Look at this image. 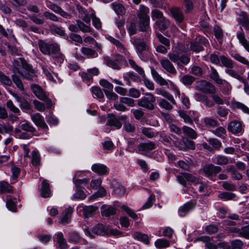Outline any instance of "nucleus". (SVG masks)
<instances>
[{"label": "nucleus", "mask_w": 249, "mask_h": 249, "mask_svg": "<svg viewBox=\"0 0 249 249\" xmlns=\"http://www.w3.org/2000/svg\"><path fill=\"white\" fill-rule=\"evenodd\" d=\"M15 69L27 80L34 81L36 75L31 65L28 64L23 58L15 59L13 61Z\"/></svg>", "instance_id": "obj_1"}, {"label": "nucleus", "mask_w": 249, "mask_h": 249, "mask_svg": "<svg viewBox=\"0 0 249 249\" xmlns=\"http://www.w3.org/2000/svg\"><path fill=\"white\" fill-rule=\"evenodd\" d=\"M144 95L143 97L137 100V105L148 110H154L155 109L154 103L156 100V97L150 92H146Z\"/></svg>", "instance_id": "obj_2"}, {"label": "nucleus", "mask_w": 249, "mask_h": 249, "mask_svg": "<svg viewBox=\"0 0 249 249\" xmlns=\"http://www.w3.org/2000/svg\"><path fill=\"white\" fill-rule=\"evenodd\" d=\"M104 61L107 65L115 70H120L123 65H127L126 59L121 55L117 54L115 58L112 59L107 56L104 57Z\"/></svg>", "instance_id": "obj_3"}, {"label": "nucleus", "mask_w": 249, "mask_h": 249, "mask_svg": "<svg viewBox=\"0 0 249 249\" xmlns=\"http://www.w3.org/2000/svg\"><path fill=\"white\" fill-rule=\"evenodd\" d=\"M31 89L35 95L40 100L44 101L47 108H50L53 106L52 100L48 97L46 93L42 88L37 84H32L31 86Z\"/></svg>", "instance_id": "obj_4"}, {"label": "nucleus", "mask_w": 249, "mask_h": 249, "mask_svg": "<svg viewBox=\"0 0 249 249\" xmlns=\"http://www.w3.org/2000/svg\"><path fill=\"white\" fill-rule=\"evenodd\" d=\"M107 226L103 224H98L93 227L92 232L90 231L89 228L85 229L84 231L86 234H88L91 238H94L93 234L100 236L107 235Z\"/></svg>", "instance_id": "obj_5"}, {"label": "nucleus", "mask_w": 249, "mask_h": 249, "mask_svg": "<svg viewBox=\"0 0 249 249\" xmlns=\"http://www.w3.org/2000/svg\"><path fill=\"white\" fill-rule=\"evenodd\" d=\"M172 17L175 20L177 24L181 23L184 19V16L179 7L173 6L169 8Z\"/></svg>", "instance_id": "obj_6"}, {"label": "nucleus", "mask_w": 249, "mask_h": 249, "mask_svg": "<svg viewBox=\"0 0 249 249\" xmlns=\"http://www.w3.org/2000/svg\"><path fill=\"white\" fill-rule=\"evenodd\" d=\"M156 144L155 142L148 141L142 142L138 145V152L141 154L145 155L147 153L156 148Z\"/></svg>", "instance_id": "obj_7"}, {"label": "nucleus", "mask_w": 249, "mask_h": 249, "mask_svg": "<svg viewBox=\"0 0 249 249\" xmlns=\"http://www.w3.org/2000/svg\"><path fill=\"white\" fill-rule=\"evenodd\" d=\"M197 88L206 93H214L215 91L214 86L206 81L199 82L197 86Z\"/></svg>", "instance_id": "obj_8"}, {"label": "nucleus", "mask_w": 249, "mask_h": 249, "mask_svg": "<svg viewBox=\"0 0 249 249\" xmlns=\"http://www.w3.org/2000/svg\"><path fill=\"white\" fill-rule=\"evenodd\" d=\"M32 120L38 126L44 129H48L43 117L39 113H35L31 116Z\"/></svg>", "instance_id": "obj_9"}, {"label": "nucleus", "mask_w": 249, "mask_h": 249, "mask_svg": "<svg viewBox=\"0 0 249 249\" xmlns=\"http://www.w3.org/2000/svg\"><path fill=\"white\" fill-rule=\"evenodd\" d=\"M39 192L40 196L43 198L51 197V191L50 187V184L46 180L44 179L42 181Z\"/></svg>", "instance_id": "obj_10"}, {"label": "nucleus", "mask_w": 249, "mask_h": 249, "mask_svg": "<svg viewBox=\"0 0 249 249\" xmlns=\"http://www.w3.org/2000/svg\"><path fill=\"white\" fill-rule=\"evenodd\" d=\"M107 125L113 126L116 129H120L122 127V124L114 114H108L107 115Z\"/></svg>", "instance_id": "obj_11"}, {"label": "nucleus", "mask_w": 249, "mask_h": 249, "mask_svg": "<svg viewBox=\"0 0 249 249\" xmlns=\"http://www.w3.org/2000/svg\"><path fill=\"white\" fill-rule=\"evenodd\" d=\"M160 63L162 68L168 72L175 75L177 73V71L172 63L167 59H163L160 60Z\"/></svg>", "instance_id": "obj_12"}, {"label": "nucleus", "mask_w": 249, "mask_h": 249, "mask_svg": "<svg viewBox=\"0 0 249 249\" xmlns=\"http://www.w3.org/2000/svg\"><path fill=\"white\" fill-rule=\"evenodd\" d=\"M228 129L233 134H237L241 132L242 130V125L240 122L237 121H233L228 124Z\"/></svg>", "instance_id": "obj_13"}, {"label": "nucleus", "mask_w": 249, "mask_h": 249, "mask_svg": "<svg viewBox=\"0 0 249 249\" xmlns=\"http://www.w3.org/2000/svg\"><path fill=\"white\" fill-rule=\"evenodd\" d=\"M133 44L136 47L137 51L139 53L148 49V47L145 42L140 38H136L133 41Z\"/></svg>", "instance_id": "obj_14"}, {"label": "nucleus", "mask_w": 249, "mask_h": 249, "mask_svg": "<svg viewBox=\"0 0 249 249\" xmlns=\"http://www.w3.org/2000/svg\"><path fill=\"white\" fill-rule=\"evenodd\" d=\"M48 7L54 12L60 14L62 17L64 18H67L68 17H71V14L64 11L60 6L54 3H51L48 5Z\"/></svg>", "instance_id": "obj_15"}, {"label": "nucleus", "mask_w": 249, "mask_h": 249, "mask_svg": "<svg viewBox=\"0 0 249 249\" xmlns=\"http://www.w3.org/2000/svg\"><path fill=\"white\" fill-rule=\"evenodd\" d=\"M170 22L168 19L165 17L158 20L156 21L155 25L157 28L161 31H165L170 26Z\"/></svg>", "instance_id": "obj_16"}, {"label": "nucleus", "mask_w": 249, "mask_h": 249, "mask_svg": "<svg viewBox=\"0 0 249 249\" xmlns=\"http://www.w3.org/2000/svg\"><path fill=\"white\" fill-rule=\"evenodd\" d=\"M112 186L114 188V193L119 196H124L125 193V189L122 185L120 184L116 180L112 181Z\"/></svg>", "instance_id": "obj_17"}, {"label": "nucleus", "mask_w": 249, "mask_h": 249, "mask_svg": "<svg viewBox=\"0 0 249 249\" xmlns=\"http://www.w3.org/2000/svg\"><path fill=\"white\" fill-rule=\"evenodd\" d=\"M238 21L245 30L249 31V18L247 13L241 12L239 15Z\"/></svg>", "instance_id": "obj_18"}, {"label": "nucleus", "mask_w": 249, "mask_h": 249, "mask_svg": "<svg viewBox=\"0 0 249 249\" xmlns=\"http://www.w3.org/2000/svg\"><path fill=\"white\" fill-rule=\"evenodd\" d=\"M98 207L94 206H84L83 207V214L85 218H88L94 215Z\"/></svg>", "instance_id": "obj_19"}, {"label": "nucleus", "mask_w": 249, "mask_h": 249, "mask_svg": "<svg viewBox=\"0 0 249 249\" xmlns=\"http://www.w3.org/2000/svg\"><path fill=\"white\" fill-rule=\"evenodd\" d=\"M151 73L154 80L160 86L168 85V82L163 78L155 70L152 69Z\"/></svg>", "instance_id": "obj_20"}, {"label": "nucleus", "mask_w": 249, "mask_h": 249, "mask_svg": "<svg viewBox=\"0 0 249 249\" xmlns=\"http://www.w3.org/2000/svg\"><path fill=\"white\" fill-rule=\"evenodd\" d=\"M73 211V209L70 207L66 209L64 214L61 218L60 223L63 225L68 223L71 219V215Z\"/></svg>", "instance_id": "obj_21"}, {"label": "nucleus", "mask_w": 249, "mask_h": 249, "mask_svg": "<svg viewBox=\"0 0 249 249\" xmlns=\"http://www.w3.org/2000/svg\"><path fill=\"white\" fill-rule=\"evenodd\" d=\"M51 44L47 43L42 40H39L38 45L41 52L45 55H50V47Z\"/></svg>", "instance_id": "obj_22"}, {"label": "nucleus", "mask_w": 249, "mask_h": 249, "mask_svg": "<svg viewBox=\"0 0 249 249\" xmlns=\"http://www.w3.org/2000/svg\"><path fill=\"white\" fill-rule=\"evenodd\" d=\"M157 93L158 94L161 95L164 97L166 98L168 101H169L173 105H176L177 103L175 100L173 96L168 91L165 89H156Z\"/></svg>", "instance_id": "obj_23"}, {"label": "nucleus", "mask_w": 249, "mask_h": 249, "mask_svg": "<svg viewBox=\"0 0 249 249\" xmlns=\"http://www.w3.org/2000/svg\"><path fill=\"white\" fill-rule=\"evenodd\" d=\"M150 18L139 19V28L141 32H147L150 28Z\"/></svg>", "instance_id": "obj_24"}, {"label": "nucleus", "mask_w": 249, "mask_h": 249, "mask_svg": "<svg viewBox=\"0 0 249 249\" xmlns=\"http://www.w3.org/2000/svg\"><path fill=\"white\" fill-rule=\"evenodd\" d=\"M149 10L144 5H141L139 11L137 12V16L139 19L150 18L148 15Z\"/></svg>", "instance_id": "obj_25"}, {"label": "nucleus", "mask_w": 249, "mask_h": 249, "mask_svg": "<svg viewBox=\"0 0 249 249\" xmlns=\"http://www.w3.org/2000/svg\"><path fill=\"white\" fill-rule=\"evenodd\" d=\"M242 32L237 34V36L239 42L244 46L245 49L249 53V41H248L246 37L243 30L241 28Z\"/></svg>", "instance_id": "obj_26"}, {"label": "nucleus", "mask_w": 249, "mask_h": 249, "mask_svg": "<svg viewBox=\"0 0 249 249\" xmlns=\"http://www.w3.org/2000/svg\"><path fill=\"white\" fill-rule=\"evenodd\" d=\"M13 192V187L6 181L0 182V193H11Z\"/></svg>", "instance_id": "obj_27"}, {"label": "nucleus", "mask_w": 249, "mask_h": 249, "mask_svg": "<svg viewBox=\"0 0 249 249\" xmlns=\"http://www.w3.org/2000/svg\"><path fill=\"white\" fill-rule=\"evenodd\" d=\"M50 55L53 54L55 55L56 57H60L62 54L60 52L59 46L57 43H54L51 44L50 47Z\"/></svg>", "instance_id": "obj_28"}, {"label": "nucleus", "mask_w": 249, "mask_h": 249, "mask_svg": "<svg viewBox=\"0 0 249 249\" xmlns=\"http://www.w3.org/2000/svg\"><path fill=\"white\" fill-rule=\"evenodd\" d=\"M81 52L88 57L94 58L98 56V53L95 50L89 47H82L81 48Z\"/></svg>", "instance_id": "obj_29"}, {"label": "nucleus", "mask_w": 249, "mask_h": 249, "mask_svg": "<svg viewBox=\"0 0 249 249\" xmlns=\"http://www.w3.org/2000/svg\"><path fill=\"white\" fill-rule=\"evenodd\" d=\"M116 213V209L112 206L105 207L102 211V215L107 217L115 214Z\"/></svg>", "instance_id": "obj_30"}, {"label": "nucleus", "mask_w": 249, "mask_h": 249, "mask_svg": "<svg viewBox=\"0 0 249 249\" xmlns=\"http://www.w3.org/2000/svg\"><path fill=\"white\" fill-rule=\"evenodd\" d=\"M111 6L117 14L123 15L125 14V9L122 4L114 2L111 4Z\"/></svg>", "instance_id": "obj_31"}, {"label": "nucleus", "mask_w": 249, "mask_h": 249, "mask_svg": "<svg viewBox=\"0 0 249 249\" xmlns=\"http://www.w3.org/2000/svg\"><path fill=\"white\" fill-rule=\"evenodd\" d=\"M182 130L184 133L188 137L191 139H195L197 137L196 132L192 128L187 126H184L182 127Z\"/></svg>", "instance_id": "obj_32"}, {"label": "nucleus", "mask_w": 249, "mask_h": 249, "mask_svg": "<svg viewBox=\"0 0 249 249\" xmlns=\"http://www.w3.org/2000/svg\"><path fill=\"white\" fill-rule=\"evenodd\" d=\"M128 62L132 69L135 70L142 77L145 76V73L143 69L138 65L134 60L130 59H129Z\"/></svg>", "instance_id": "obj_33"}, {"label": "nucleus", "mask_w": 249, "mask_h": 249, "mask_svg": "<svg viewBox=\"0 0 249 249\" xmlns=\"http://www.w3.org/2000/svg\"><path fill=\"white\" fill-rule=\"evenodd\" d=\"M40 156L38 151L35 150L32 152L31 162L34 166H38L40 164Z\"/></svg>", "instance_id": "obj_34"}, {"label": "nucleus", "mask_w": 249, "mask_h": 249, "mask_svg": "<svg viewBox=\"0 0 249 249\" xmlns=\"http://www.w3.org/2000/svg\"><path fill=\"white\" fill-rule=\"evenodd\" d=\"M193 206L192 203H187L179 208L178 213L181 216H184L186 213L193 208Z\"/></svg>", "instance_id": "obj_35"}, {"label": "nucleus", "mask_w": 249, "mask_h": 249, "mask_svg": "<svg viewBox=\"0 0 249 249\" xmlns=\"http://www.w3.org/2000/svg\"><path fill=\"white\" fill-rule=\"evenodd\" d=\"M134 237L139 241L143 242L146 244L149 243L148 237L146 234L139 232H135L133 234Z\"/></svg>", "instance_id": "obj_36"}, {"label": "nucleus", "mask_w": 249, "mask_h": 249, "mask_svg": "<svg viewBox=\"0 0 249 249\" xmlns=\"http://www.w3.org/2000/svg\"><path fill=\"white\" fill-rule=\"evenodd\" d=\"M50 29L53 34H55L61 36H63L65 35V31L63 30L62 27H58L54 24L51 25Z\"/></svg>", "instance_id": "obj_37"}, {"label": "nucleus", "mask_w": 249, "mask_h": 249, "mask_svg": "<svg viewBox=\"0 0 249 249\" xmlns=\"http://www.w3.org/2000/svg\"><path fill=\"white\" fill-rule=\"evenodd\" d=\"M57 241L59 244L60 248L62 249H65L67 248L68 245L66 240L63 237L62 233L59 232L57 236Z\"/></svg>", "instance_id": "obj_38"}, {"label": "nucleus", "mask_w": 249, "mask_h": 249, "mask_svg": "<svg viewBox=\"0 0 249 249\" xmlns=\"http://www.w3.org/2000/svg\"><path fill=\"white\" fill-rule=\"evenodd\" d=\"M178 114L179 116L184 120V122L191 124H193V121L191 117L192 116L191 114L189 115V114H187L186 111L181 110L178 111Z\"/></svg>", "instance_id": "obj_39"}, {"label": "nucleus", "mask_w": 249, "mask_h": 249, "mask_svg": "<svg viewBox=\"0 0 249 249\" xmlns=\"http://www.w3.org/2000/svg\"><path fill=\"white\" fill-rule=\"evenodd\" d=\"M236 197V195L232 193L227 192H222L219 195V197L224 201L233 199Z\"/></svg>", "instance_id": "obj_40"}, {"label": "nucleus", "mask_w": 249, "mask_h": 249, "mask_svg": "<svg viewBox=\"0 0 249 249\" xmlns=\"http://www.w3.org/2000/svg\"><path fill=\"white\" fill-rule=\"evenodd\" d=\"M76 25L78 29L81 30L84 33H89L91 31L90 27L84 24L81 20H77L76 21Z\"/></svg>", "instance_id": "obj_41"}, {"label": "nucleus", "mask_w": 249, "mask_h": 249, "mask_svg": "<svg viewBox=\"0 0 249 249\" xmlns=\"http://www.w3.org/2000/svg\"><path fill=\"white\" fill-rule=\"evenodd\" d=\"M8 48V52L12 55H20V50L14 45L10 44L8 43L5 44Z\"/></svg>", "instance_id": "obj_42"}, {"label": "nucleus", "mask_w": 249, "mask_h": 249, "mask_svg": "<svg viewBox=\"0 0 249 249\" xmlns=\"http://www.w3.org/2000/svg\"><path fill=\"white\" fill-rule=\"evenodd\" d=\"M131 113L133 114L134 118L136 120H140L144 116V112L142 109L140 108L137 109H132L131 110Z\"/></svg>", "instance_id": "obj_43"}, {"label": "nucleus", "mask_w": 249, "mask_h": 249, "mask_svg": "<svg viewBox=\"0 0 249 249\" xmlns=\"http://www.w3.org/2000/svg\"><path fill=\"white\" fill-rule=\"evenodd\" d=\"M155 245L157 248L161 249L169 247L170 243L166 239H159L155 242Z\"/></svg>", "instance_id": "obj_44"}, {"label": "nucleus", "mask_w": 249, "mask_h": 249, "mask_svg": "<svg viewBox=\"0 0 249 249\" xmlns=\"http://www.w3.org/2000/svg\"><path fill=\"white\" fill-rule=\"evenodd\" d=\"M12 79L13 82L16 84L17 88L21 91L24 90V88L22 82L20 78L15 74L12 75Z\"/></svg>", "instance_id": "obj_45"}, {"label": "nucleus", "mask_w": 249, "mask_h": 249, "mask_svg": "<svg viewBox=\"0 0 249 249\" xmlns=\"http://www.w3.org/2000/svg\"><path fill=\"white\" fill-rule=\"evenodd\" d=\"M159 106L167 110H171L173 107L167 100L164 99H161L159 102Z\"/></svg>", "instance_id": "obj_46"}, {"label": "nucleus", "mask_w": 249, "mask_h": 249, "mask_svg": "<svg viewBox=\"0 0 249 249\" xmlns=\"http://www.w3.org/2000/svg\"><path fill=\"white\" fill-rule=\"evenodd\" d=\"M120 102L122 103L125 104L129 107H134L135 106V100L131 98L126 97H122L120 99Z\"/></svg>", "instance_id": "obj_47"}, {"label": "nucleus", "mask_w": 249, "mask_h": 249, "mask_svg": "<svg viewBox=\"0 0 249 249\" xmlns=\"http://www.w3.org/2000/svg\"><path fill=\"white\" fill-rule=\"evenodd\" d=\"M0 82L8 86H11L12 84V80L1 71H0Z\"/></svg>", "instance_id": "obj_48"}, {"label": "nucleus", "mask_w": 249, "mask_h": 249, "mask_svg": "<svg viewBox=\"0 0 249 249\" xmlns=\"http://www.w3.org/2000/svg\"><path fill=\"white\" fill-rule=\"evenodd\" d=\"M220 60L222 64L224 66L230 69H231L233 67V63L231 59L224 56H221Z\"/></svg>", "instance_id": "obj_49"}, {"label": "nucleus", "mask_w": 249, "mask_h": 249, "mask_svg": "<svg viewBox=\"0 0 249 249\" xmlns=\"http://www.w3.org/2000/svg\"><path fill=\"white\" fill-rule=\"evenodd\" d=\"M243 242L240 240H234L231 242L230 249H243Z\"/></svg>", "instance_id": "obj_50"}, {"label": "nucleus", "mask_w": 249, "mask_h": 249, "mask_svg": "<svg viewBox=\"0 0 249 249\" xmlns=\"http://www.w3.org/2000/svg\"><path fill=\"white\" fill-rule=\"evenodd\" d=\"M100 84L104 88V91H108L109 90H113V85L105 79H102L100 81Z\"/></svg>", "instance_id": "obj_51"}, {"label": "nucleus", "mask_w": 249, "mask_h": 249, "mask_svg": "<svg viewBox=\"0 0 249 249\" xmlns=\"http://www.w3.org/2000/svg\"><path fill=\"white\" fill-rule=\"evenodd\" d=\"M142 133L148 138H152L155 137L156 135L150 128L143 127L142 128Z\"/></svg>", "instance_id": "obj_52"}, {"label": "nucleus", "mask_w": 249, "mask_h": 249, "mask_svg": "<svg viewBox=\"0 0 249 249\" xmlns=\"http://www.w3.org/2000/svg\"><path fill=\"white\" fill-rule=\"evenodd\" d=\"M128 32L130 36L135 35L137 31V24L135 21H131L127 28Z\"/></svg>", "instance_id": "obj_53"}, {"label": "nucleus", "mask_w": 249, "mask_h": 249, "mask_svg": "<svg viewBox=\"0 0 249 249\" xmlns=\"http://www.w3.org/2000/svg\"><path fill=\"white\" fill-rule=\"evenodd\" d=\"M89 181V179L84 178L82 179H77L75 180L76 189H82Z\"/></svg>", "instance_id": "obj_54"}, {"label": "nucleus", "mask_w": 249, "mask_h": 249, "mask_svg": "<svg viewBox=\"0 0 249 249\" xmlns=\"http://www.w3.org/2000/svg\"><path fill=\"white\" fill-rule=\"evenodd\" d=\"M195 78L190 75H185L181 78V81L186 86L191 85L195 81Z\"/></svg>", "instance_id": "obj_55"}, {"label": "nucleus", "mask_w": 249, "mask_h": 249, "mask_svg": "<svg viewBox=\"0 0 249 249\" xmlns=\"http://www.w3.org/2000/svg\"><path fill=\"white\" fill-rule=\"evenodd\" d=\"M229 85L228 82L219 78V88L221 89L223 93H227L229 91Z\"/></svg>", "instance_id": "obj_56"}, {"label": "nucleus", "mask_w": 249, "mask_h": 249, "mask_svg": "<svg viewBox=\"0 0 249 249\" xmlns=\"http://www.w3.org/2000/svg\"><path fill=\"white\" fill-rule=\"evenodd\" d=\"M209 76L211 79L218 83V73L216 70L213 66H210V70L209 71Z\"/></svg>", "instance_id": "obj_57"}, {"label": "nucleus", "mask_w": 249, "mask_h": 249, "mask_svg": "<svg viewBox=\"0 0 249 249\" xmlns=\"http://www.w3.org/2000/svg\"><path fill=\"white\" fill-rule=\"evenodd\" d=\"M151 17L153 20H154L156 19L160 20L164 18V17L163 16L162 13L158 9H155L153 10L151 12Z\"/></svg>", "instance_id": "obj_58"}, {"label": "nucleus", "mask_w": 249, "mask_h": 249, "mask_svg": "<svg viewBox=\"0 0 249 249\" xmlns=\"http://www.w3.org/2000/svg\"><path fill=\"white\" fill-rule=\"evenodd\" d=\"M184 143H185L186 151L188 149L194 150L196 148L195 143L194 141L187 138H184Z\"/></svg>", "instance_id": "obj_59"}, {"label": "nucleus", "mask_w": 249, "mask_h": 249, "mask_svg": "<svg viewBox=\"0 0 249 249\" xmlns=\"http://www.w3.org/2000/svg\"><path fill=\"white\" fill-rule=\"evenodd\" d=\"M80 240L79 234L76 232H72L69 233L68 240L70 242H78Z\"/></svg>", "instance_id": "obj_60"}, {"label": "nucleus", "mask_w": 249, "mask_h": 249, "mask_svg": "<svg viewBox=\"0 0 249 249\" xmlns=\"http://www.w3.org/2000/svg\"><path fill=\"white\" fill-rule=\"evenodd\" d=\"M91 169L93 171H107L108 170L106 165L100 163L93 164Z\"/></svg>", "instance_id": "obj_61"}, {"label": "nucleus", "mask_w": 249, "mask_h": 249, "mask_svg": "<svg viewBox=\"0 0 249 249\" xmlns=\"http://www.w3.org/2000/svg\"><path fill=\"white\" fill-rule=\"evenodd\" d=\"M43 16L47 19L55 22L59 21V18L56 15L49 11H45L43 14Z\"/></svg>", "instance_id": "obj_62"}, {"label": "nucleus", "mask_w": 249, "mask_h": 249, "mask_svg": "<svg viewBox=\"0 0 249 249\" xmlns=\"http://www.w3.org/2000/svg\"><path fill=\"white\" fill-rule=\"evenodd\" d=\"M76 192L72 196V199H84L86 198V195L82 189H76Z\"/></svg>", "instance_id": "obj_63"}, {"label": "nucleus", "mask_w": 249, "mask_h": 249, "mask_svg": "<svg viewBox=\"0 0 249 249\" xmlns=\"http://www.w3.org/2000/svg\"><path fill=\"white\" fill-rule=\"evenodd\" d=\"M128 95L134 98H138L141 96V92L138 89L131 88L128 90Z\"/></svg>", "instance_id": "obj_64"}]
</instances>
